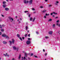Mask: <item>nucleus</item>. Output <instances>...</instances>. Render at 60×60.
<instances>
[{
  "instance_id": "nucleus-1",
  "label": "nucleus",
  "mask_w": 60,
  "mask_h": 60,
  "mask_svg": "<svg viewBox=\"0 0 60 60\" xmlns=\"http://www.w3.org/2000/svg\"><path fill=\"white\" fill-rule=\"evenodd\" d=\"M12 41H9V42L10 43V45H12V44H14V42H15V40L13 39H12Z\"/></svg>"
},
{
  "instance_id": "nucleus-2",
  "label": "nucleus",
  "mask_w": 60,
  "mask_h": 60,
  "mask_svg": "<svg viewBox=\"0 0 60 60\" xmlns=\"http://www.w3.org/2000/svg\"><path fill=\"white\" fill-rule=\"evenodd\" d=\"M8 18L10 20H12V21H13V19L11 17H8Z\"/></svg>"
},
{
  "instance_id": "nucleus-3",
  "label": "nucleus",
  "mask_w": 60,
  "mask_h": 60,
  "mask_svg": "<svg viewBox=\"0 0 60 60\" xmlns=\"http://www.w3.org/2000/svg\"><path fill=\"white\" fill-rule=\"evenodd\" d=\"M30 41H27V42H26V43L28 45H29V44H30Z\"/></svg>"
},
{
  "instance_id": "nucleus-4",
  "label": "nucleus",
  "mask_w": 60,
  "mask_h": 60,
  "mask_svg": "<svg viewBox=\"0 0 60 60\" xmlns=\"http://www.w3.org/2000/svg\"><path fill=\"white\" fill-rule=\"evenodd\" d=\"M2 37H6V35L5 34H3L2 35Z\"/></svg>"
},
{
  "instance_id": "nucleus-5",
  "label": "nucleus",
  "mask_w": 60,
  "mask_h": 60,
  "mask_svg": "<svg viewBox=\"0 0 60 60\" xmlns=\"http://www.w3.org/2000/svg\"><path fill=\"white\" fill-rule=\"evenodd\" d=\"M4 56H9V54H8V53H6L5 55H4Z\"/></svg>"
},
{
  "instance_id": "nucleus-6",
  "label": "nucleus",
  "mask_w": 60,
  "mask_h": 60,
  "mask_svg": "<svg viewBox=\"0 0 60 60\" xmlns=\"http://www.w3.org/2000/svg\"><path fill=\"white\" fill-rule=\"evenodd\" d=\"M9 10V8H5V11H8Z\"/></svg>"
},
{
  "instance_id": "nucleus-7",
  "label": "nucleus",
  "mask_w": 60,
  "mask_h": 60,
  "mask_svg": "<svg viewBox=\"0 0 60 60\" xmlns=\"http://www.w3.org/2000/svg\"><path fill=\"white\" fill-rule=\"evenodd\" d=\"M32 2H33V0H30L29 2V3H30V4H32Z\"/></svg>"
},
{
  "instance_id": "nucleus-8",
  "label": "nucleus",
  "mask_w": 60,
  "mask_h": 60,
  "mask_svg": "<svg viewBox=\"0 0 60 60\" xmlns=\"http://www.w3.org/2000/svg\"><path fill=\"white\" fill-rule=\"evenodd\" d=\"M3 8H5V7H6V6H7V5L6 4H4L3 5Z\"/></svg>"
},
{
  "instance_id": "nucleus-9",
  "label": "nucleus",
  "mask_w": 60,
  "mask_h": 60,
  "mask_svg": "<svg viewBox=\"0 0 60 60\" xmlns=\"http://www.w3.org/2000/svg\"><path fill=\"white\" fill-rule=\"evenodd\" d=\"M9 37L8 36H6V39H7V40H9Z\"/></svg>"
},
{
  "instance_id": "nucleus-10",
  "label": "nucleus",
  "mask_w": 60,
  "mask_h": 60,
  "mask_svg": "<svg viewBox=\"0 0 60 60\" xmlns=\"http://www.w3.org/2000/svg\"><path fill=\"white\" fill-rule=\"evenodd\" d=\"M52 33L53 32L52 31H50L49 32V34H52Z\"/></svg>"
},
{
  "instance_id": "nucleus-11",
  "label": "nucleus",
  "mask_w": 60,
  "mask_h": 60,
  "mask_svg": "<svg viewBox=\"0 0 60 60\" xmlns=\"http://www.w3.org/2000/svg\"><path fill=\"white\" fill-rule=\"evenodd\" d=\"M6 3V1H3V4H5Z\"/></svg>"
},
{
  "instance_id": "nucleus-12",
  "label": "nucleus",
  "mask_w": 60,
  "mask_h": 60,
  "mask_svg": "<svg viewBox=\"0 0 60 60\" xmlns=\"http://www.w3.org/2000/svg\"><path fill=\"white\" fill-rule=\"evenodd\" d=\"M46 11H47V10H43V11H42V12L44 13V12H46Z\"/></svg>"
},
{
  "instance_id": "nucleus-13",
  "label": "nucleus",
  "mask_w": 60,
  "mask_h": 60,
  "mask_svg": "<svg viewBox=\"0 0 60 60\" xmlns=\"http://www.w3.org/2000/svg\"><path fill=\"white\" fill-rule=\"evenodd\" d=\"M3 42L4 44H6V43H7V42L5 41H4Z\"/></svg>"
},
{
  "instance_id": "nucleus-14",
  "label": "nucleus",
  "mask_w": 60,
  "mask_h": 60,
  "mask_svg": "<svg viewBox=\"0 0 60 60\" xmlns=\"http://www.w3.org/2000/svg\"><path fill=\"white\" fill-rule=\"evenodd\" d=\"M17 37H18V38H19L20 37V35H19L18 34H17Z\"/></svg>"
},
{
  "instance_id": "nucleus-15",
  "label": "nucleus",
  "mask_w": 60,
  "mask_h": 60,
  "mask_svg": "<svg viewBox=\"0 0 60 60\" xmlns=\"http://www.w3.org/2000/svg\"><path fill=\"white\" fill-rule=\"evenodd\" d=\"M24 3H25V4H26V0H24Z\"/></svg>"
},
{
  "instance_id": "nucleus-16",
  "label": "nucleus",
  "mask_w": 60,
  "mask_h": 60,
  "mask_svg": "<svg viewBox=\"0 0 60 60\" xmlns=\"http://www.w3.org/2000/svg\"><path fill=\"white\" fill-rule=\"evenodd\" d=\"M25 28L26 30H27V29H28V26H26V27Z\"/></svg>"
},
{
  "instance_id": "nucleus-17",
  "label": "nucleus",
  "mask_w": 60,
  "mask_h": 60,
  "mask_svg": "<svg viewBox=\"0 0 60 60\" xmlns=\"http://www.w3.org/2000/svg\"><path fill=\"white\" fill-rule=\"evenodd\" d=\"M27 54L26 53H25V56L26 57H27Z\"/></svg>"
},
{
  "instance_id": "nucleus-18",
  "label": "nucleus",
  "mask_w": 60,
  "mask_h": 60,
  "mask_svg": "<svg viewBox=\"0 0 60 60\" xmlns=\"http://www.w3.org/2000/svg\"><path fill=\"white\" fill-rule=\"evenodd\" d=\"M21 57V55H19V59H20V58Z\"/></svg>"
},
{
  "instance_id": "nucleus-19",
  "label": "nucleus",
  "mask_w": 60,
  "mask_h": 60,
  "mask_svg": "<svg viewBox=\"0 0 60 60\" xmlns=\"http://www.w3.org/2000/svg\"><path fill=\"white\" fill-rule=\"evenodd\" d=\"M45 15H46V16H49V14H48L47 13H46Z\"/></svg>"
},
{
  "instance_id": "nucleus-20",
  "label": "nucleus",
  "mask_w": 60,
  "mask_h": 60,
  "mask_svg": "<svg viewBox=\"0 0 60 60\" xmlns=\"http://www.w3.org/2000/svg\"><path fill=\"white\" fill-rule=\"evenodd\" d=\"M13 49H16V47H15V46H14L13 47Z\"/></svg>"
},
{
  "instance_id": "nucleus-21",
  "label": "nucleus",
  "mask_w": 60,
  "mask_h": 60,
  "mask_svg": "<svg viewBox=\"0 0 60 60\" xmlns=\"http://www.w3.org/2000/svg\"><path fill=\"white\" fill-rule=\"evenodd\" d=\"M53 14H56V15H57V13H55V12H53Z\"/></svg>"
},
{
  "instance_id": "nucleus-22",
  "label": "nucleus",
  "mask_w": 60,
  "mask_h": 60,
  "mask_svg": "<svg viewBox=\"0 0 60 60\" xmlns=\"http://www.w3.org/2000/svg\"><path fill=\"white\" fill-rule=\"evenodd\" d=\"M50 21H52V19H50L48 20V21L49 22Z\"/></svg>"
},
{
  "instance_id": "nucleus-23",
  "label": "nucleus",
  "mask_w": 60,
  "mask_h": 60,
  "mask_svg": "<svg viewBox=\"0 0 60 60\" xmlns=\"http://www.w3.org/2000/svg\"><path fill=\"white\" fill-rule=\"evenodd\" d=\"M34 56L36 58H38V57H37L36 56L34 55Z\"/></svg>"
},
{
  "instance_id": "nucleus-24",
  "label": "nucleus",
  "mask_w": 60,
  "mask_h": 60,
  "mask_svg": "<svg viewBox=\"0 0 60 60\" xmlns=\"http://www.w3.org/2000/svg\"><path fill=\"white\" fill-rule=\"evenodd\" d=\"M20 38V39L21 41H22V38Z\"/></svg>"
},
{
  "instance_id": "nucleus-25",
  "label": "nucleus",
  "mask_w": 60,
  "mask_h": 60,
  "mask_svg": "<svg viewBox=\"0 0 60 60\" xmlns=\"http://www.w3.org/2000/svg\"><path fill=\"white\" fill-rule=\"evenodd\" d=\"M35 18H34L33 19V22H34V20H35Z\"/></svg>"
},
{
  "instance_id": "nucleus-26",
  "label": "nucleus",
  "mask_w": 60,
  "mask_h": 60,
  "mask_svg": "<svg viewBox=\"0 0 60 60\" xmlns=\"http://www.w3.org/2000/svg\"><path fill=\"white\" fill-rule=\"evenodd\" d=\"M2 26L3 27H4L5 26V25H4L3 24L2 25Z\"/></svg>"
},
{
  "instance_id": "nucleus-27",
  "label": "nucleus",
  "mask_w": 60,
  "mask_h": 60,
  "mask_svg": "<svg viewBox=\"0 0 60 60\" xmlns=\"http://www.w3.org/2000/svg\"><path fill=\"white\" fill-rule=\"evenodd\" d=\"M32 10H33V11H34L35 10V9L34 8H32Z\"/></svg>"
},
{
  "instance_id": "nucleus-28",
  "label": "nucleus",
  "mask_w": 60,
  "mask_h": 60,
  "mask_svg": "<svg viewBox=\"0 0 60 60\" xmlns=\"http://www.w3.org/2000/svg\"><path fill=\"white\" fill-rule=\"evenodd\" d=\"M52 26L53 27H55V24H54Z\"/></svg>"
},
{
  "instance_id": "nucleus-29",
  "label": "nucleus",
  "mask_w": 60,
  "mask_h": 60,
  "mask_svg": "<svg viewBox=\"0 0 60 60\" xmlns=\"http://www.w3.org/2000/svg\"><path fill=\"white\" fill-rule=\"evenodd\" d=\"M0 28L1 29L2 28V26L1 25H0Z\"/></svg>"
},
{
  "instance_id": "nucleus-30",
  "label": "nucleus",
  "mask_w": 60,
  "mask_h": 60,
  "mask_svg": "<svg viewBox=\"0 0 60 60\" xmlns=\"http://www.w3.org/2000/svg\"><path fill=\"white\" fill-rule=\"evenodd\" d=\"M32 19H33L32 18H30V21H31L32 20Z\"/></svg>"
},
{
  "instance_id": "nucleus-31",
  "label": "nucleus",
  "mask_w": 60,
  "mask_h": 60,
  "mask_svg": "<svg viewBox=\"0 0 60 60\" xmlns=\"http://www.w3.org/2000/svg\"><path fill=\"white\" fill-rule=\"evenodd\" d=\"M45 38H46V39H48V38H49V37H45Z\"/></svg>"
},
{
  "instance_id": "nucleus-32",
  "label": "nucleus",
  "mask_w": 60,
  "mask_h": 60,
  "mask_svg": "<svg viewBox=\"0 0 60 60\" xmlns=\"http://www.w3.org/2000/svg\"><path fill=\"white\" fill-rule=\"evenodd\" d=\"M28 35L29 37H30V34H28Z\"/></svg>"
},
{
  "instance_id": "nucleus-33",
  "label": "nucleus",
  "mask_w": 60,
  "mask_h": 60,
  "mask_svg": "<svg viewBox=\"0 0 60 60\" xmlns=\"http://www.w3.org/2000/svg\"><path fill=\"white\" fill-rule=\"evenodd\" d=\"M27 34H25V35L24 36H25V37H26V36H27Z\"/></svg>"
},
{
  "instance_id": "nucleus-34",
  "label": "nucleus",
  "mask_w": 60,
  "mask_h": 60,
  "mask_svg": "<svg viewBox=\"0 0 60 60\" xmlns=\"http://www.w3.org/2000/svg\"><path fill=\"white\" fill-rule=\"evenodd\" d=\"M52 6V5H49V7H51Z\"/></svg>"
},
{
  "instance_id": "nucleus-35",
  "label": "nucleus",
  "mask_w": 60,
  "mask_h": 60,
  "mask_svg": "<svg viewBox=\"0 0 60 60\" xmlns=\"http://www.w3.org/2000/svg\"><path fill=\"white\" fill-rule=\"evenodd\" d=\"M2 33L1 32H0V35H2Z\"/></svg>"
},
{
  "instance_id": "nucleus-36",
  "label": "nucleus",
  "mask_w": 60,
  "mask_h": 60,
  "mask_svg": "<svg viewBox=\"0 0 60 60\" xmlns=\"http://www.w3.org/2000/svg\"><path fill=\"white\" fill-rule=\"evenodd\" d=\"M47 54V53H46L45 54V56H46Z\"/></svg>"
},
{
  "instance_id": "nucleus-37",
  "label": "nucleus",
  "mask_w": 60,
  "mask_h": 60,
  "mask_svg": "<svg viewBox=\"0 0 60 60\" xmlns=\"http://www.w3.org/2000/svg\"><path fill=\"white\" fill-rule=\"evenodd\" d=\"M1 31H2L3 32L4 31V29H2Z\"/></svg>"
},
{
  "instance_id": "nucleus-38",
  "label": "nucleus",
  "mask_w": 60,
  "mask_h": 60,
  "mask_svg": "<svg viewBox=\"0 0 60 60\" xmlns=\"http://www.w3.org/2000/svg\"><path fill=\"white\" fill-rule=\"evenodd\" d=\"M44 18L45 19H46V16H44Z\"/></svg>"
},
{
  "instance_id": "nucleus-39",
  "label": "nucleus",
  "mask_w": 60,
  "mask_h": 60,
  "mask_svg": "<svg viewBox=\"0 0 60 60\" xmlns=\"http://www.w3.org/2000/svg\"><path fill=\"white\" fill-rule=\"evenodd\" d=\"M24 60H25L26 59V57H24Z\"/></svg>"
},
{
  "instance_id": "nucleus-40",
  "label": "nucleus",
  "mask_w": 60,
  "mask_h": 60,
  "mask_svg": "<svg viewBox=\"0 0 60 60\" xmlns=\"http://www.w3.org/2000/svg\"><path fill=\"white\" fill-rule=\"evenodd\" d=\"M28 12V11H25V13H26V12Z\"/></svg>"
},
{
  "instance_id": "nucleus-41",
  "label": "nucleus",
  "mask_w": 60,
  "mask_h": 60,
  "mask_svg": "<svg viewBox=\"0 0 60 60\" xmlns=\"http://www.w3.org/2000/svg\"><path fill=\"white\" fill-rule=\"evenodd\" d=\"M22 60H24V59H23V57H22Z\"/></svg>"
},
{
  "instance_id": "nucleus-42",
  "label": "nucleus",
  "mask_w": 60,
  "mask_h": 60,
  "mask_svg": "<svg viewBox=\"0 0 60 60\" xmlns=\"http://www.w3.org/2000/svg\"><path fill=\"white\" fill-rule=\"evenodd\" d=\"M22 39L23 40H24L25 39V38L24 37H22Z\"/></svg>"
},
{
  "instance_id": "nucleus-43",
  "label": "nucleus",
  "mask_w": 60,
  "mask_h": 60,
  "mask_svg": "<svg viewBox=\"0 0 60 60\" xmlns=\"http://www.w3.org/2000/svg\"><path fill=\"white\" fill-rule=\"evenodd\" d=\"M12 60H15V59L14 58H13L12 59Z\"/></svg>"
},
{
  "instance_id": "nucleus-44",
  "label": "nucleus",
  "mask_w": 60,
  "mask_h": 60,
  "mask_svg": "<svg viewBox=\"0 0 60 60\" xmlns=\"http://www.w3.org/2000/svg\"><path fill=\"white\" fill-rule=\"evenodd\" d=\"M56 3H57V4H58V3H59V2L58 1H57L56 2Z\"/></svg>"
},
{
  "instance_id": "nucleus-45",
  "label": "nucleus",
  "mask_w": 60,
  "mask_h": 60,
  "mask_svg": "<svg viewBox=\"0 0 60 60\" xmlns=\"http://www.w3.org/2000/svg\"><path fill=\"white\" fill-rule=\"evenodd\" d=\"M57 18H58V17H56L55 18V19H57Z\"/></svg>"
},
{
  "instance_id": "nucleus-46",
  "label": "nucleus",
  "mask_w": 60,
  "mask_h": 60,
  "mask_svg": "<svg viewBox=\"0 0 60 60\" xmlns=\"http://www.w3.org/2000/svg\"><path fill=\"white\" fill-rule=\"evenodd\" d=\"M33 55V53H31V56H32Z\"/></svg>"
},
{
  "instance_id": "nucleus-47",
  "label": "nucleus",
  "mask_w": 60,
  "mask_h": 60,
  "mask_svg": "<svg viewBox=\"0 0 60 60\" xmlns=\"http://www.w3.org/2000/svg\"><path fill=\"white\" fill-rule=\"evenodd\" d=\"M36 33L37 34H38L39 33V32H36Z\"/></svg>"
},
{
  "instance_id": "nucleus-48",
  "label": "nucleus",
  "mask_w": 60,
  "mask_h": 60,
  "mask_svg": "<svg viewBox=\"0 0 60 60\" xmlns=\"http://www.w3.org/2000/svg\"><path fill=\"white\" fill-rule=\"evenodd\" d=\"M51 15H53V13H51Z\"/></svg>"
},
{
  "instance_id": "nucleus-49",
  "label": "nucleus",
  "mask_w": 60,
  "mask_h": 60,
  "mask_svg": "<svg viewBox=\"0 0 60 60\" xmlns=\"http://www.w3.org/2000/svg\"><path fill=\"white\" fill-rule=\"evenodd\" d=\"M1 16H2V17H4V15H1Z\"/></svg>"
},
{
  "instance_id": "nucleus-50",
  "label": "nucleus",
  "mask_w": 60,
  "mask_h": 60,
  "mask_svg": "<svg viewBox=\"0 0 60 60\" xmlns=\"http://www.w3.org/2000/svg\"><path fill=\"white\" fill-rule=\"evenodd\" d=\"M56 25H57V26H58V25H59V24H58V23H57L56 24Z\"/></svg>"
},
{
  "instance_id": "nucleus-51",
  "label": "nucleus",
  "mask_w": 60,
  "mask_h": 60,
  "mask_svg": "<svg viewBox=\"0 0 60 60\" xmlns=\"http://www.w3.org/2000/svg\"><path fill=\"white\" fill-rule=\"evenodd\" d=\"M2 21V19L0 18V21Z\"/></svg>"
},
{
  "instance_id": "nucleus-52",
  "label": "nucleus",
  "mask_w": 60,
  "mask_h": 60,
  "mask_svg": "<svg viewBox=\"0 0 60 60\" xmlns=\"http://www.w3.org/2000/svg\"><path fill=\"white\" fill-rule=\"evenodd\" d=\"M28 59H29V60H30L31 59H30V58L29 57H28Z\"/></svg>"
},
{
  "instance_id": "nucleus-53",
  "label": "nucleus",
  "mask_w": 60,
  "mask_h": 60,
  "mask_svg": "<svg viewBox=\"0 0 60 60\" xmlns=\"http://www.w3.org/2000/svg\"><path fill=\"white\" fill-rule=\"evenodd\" d=\"M28 40H31V39L30 38H28Z\"/></svg>"
},
{
  "instance_id": "nucleus-54",
  "label": "nucleus",
  "mask_w": 60,
  "mask_h": 60,
  "mask_svg": "<svg viewBox=\"0 0 60 60\" xmlns=\"http://www.w3.org/2000/svg\"><path fill=\"white\" fill-rule=\"evenodd\" d=\"M43 51L44 52H45V50L44 49H43Z\"/></svg>"
},
{
  "instance_id": "nucleus-55",
  "label": "nucleus",
  "mask_w": 60,
  "mask_h": 60,
  "mask_svg": "<svg viewBox=\"0 0 60 60\" xmlns=\"http://www.w3.org/2000/svg\"><path fill=\"white\" fill-rule=\"evenodd\" d=\"M58 22H59V20H57V23H58Z\"/></svg>"
},
{
  "instance_id": "nucleus-56",
  "label": "nucleus",
  "mask_w": 60,
  "mask_h": 60,
  "mask_svg": "<svg viewBox=\"0 0 60 60\" xmlns=\"http://www.w3.org/2000/svg\"><path fill=\"white\" fill-rule=\"evenodd\" d=\"M45 2H48V0H45Z\"/></svg>"
},
{
  "instance_id": "nucleus-57",
  "label": "nucleus",
  "mask_w": 60,
  "mask_h": 60,
  "mask_svg": "<svg viewBox=\"0 0 60 60\" xmlns=\"http://www.w3.org/2000/svg\"><path fill=\"white\" fill-rule=\"evenodd\" d=\"M41 8H43V7L42 6H41L40 7Z\"/></svg>"
},
{
  "instance_id": "nucleus-58",
  "label": "nucleus",
  "mask_w": 60,
  "mask_h": 60,
  "mask_svg": "<svg viewBox=\"0 0 60 60\" xmlns=\"http://www.w3.org/2000/svg\"><path fill=\"white\" fill-rule=\"evenodd\" d=\"M33 13H36V12H35V11L34 12H33Z\"/></svg>"
},
{
  "instance_id": "nucleus-59",
  "label": "nucleus",
  "mask_w": 60,
  "mask_h": 60,
  "mask_svg": "<svg viewBox=\"0 0 60 60\" xmlns=\"http://www.w3.org/2000/svg\"><path fill=\"white\" fill-rule=\"evenodd\" d=\"M29 31L28 30L27 31V32L28 33H29Z\"/></svg>"
},
{
  "instance_id": "nucleus-60",
  "label": "nucleus",
  "mask_w": 60,
  "mask_h": 60,
  "mask_svg": "<svg viewBox=\"0 0 60 60\" xmlns=\"http://www.w3.org/2000/svg\"><path fill=\"white\" fill-rule=\"evenodd\" d=\"M30 16H31V15H30V14L29 15V17H30Z\"/></svg>"
},
{
  "instance_id": "nucleus-61",
  "label": "nucleus",
  "mask_w": 60,
  "mask_h": 60,
  "mask_svg": "<svg viewBox=\"0 0 60 60\" xmlns=\"http://www.w3.org/2000/svg\"><path fill=\"white\" fill-rule=\"evenodd\" d=\"M18 49H19V48H17V51H18Z\"/></svg>"
},
{
  "instance_id": "nucleus-62",
  "label": "nucleus",
  "mask_w": 60,
  "mask_h": 60,
  "mask_svg": "<svg viewBox=\"0 0 60 60\" xmlns=\"http://www.w3.org/2000/svg\"><path fill=\"white\" fill-rule=\"evenodd\" d=\"M28 3V1H27V3Z\"/></svg>"
},
{
  "instance_id": "nucleus-63",
  "label": "nucleus",
  "mask_w": 60,
  "mask_h": 60,
  "mask_svg": "<svg viewBox=\"0 0 60 60\" xmlns=\"http://www.w3.org/2000/svg\"><path fill=\"white\" fill-rule=\"evenodd\" d=\"M15 18H17V16H15Z\"/></svg>"
},
{
  "instance_id": "nucleus-64",
  "label": "nucleus",
  "mask_w": 60,
  "mask_h": 60,
  "mask_svg": "<svg viewBox=\"0 0 60 60\" xmlns=\"http://www.w3.org/2000/svg\"><path fill=\"white\" fill-rule=\"evenodd\" d=\"M59 26H60V24H59Z\"/></svg>"
}]
</instances>
